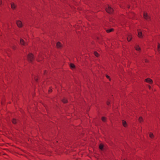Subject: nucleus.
Returning a JSON list of instances; mask_svg holds the SVG:
<instances>
[{"instance_id": "obj_16", "label": "nucleus", "mask_w": 160, "mask_h": 160, "mask_svg": "<svg viewBox=\"0 0 160 160\" xmlns=\"http://www.w3.org/2000/svg\"><path fill=\"white\" fill-rule=\"evenodd\" d=\"M158 51L160 52V44L159 43L158 44Z\"/></svg>"}, {"instance_id": "obj_23", "label": "nucleus", "mask_w": 160, "mask_h": 160, "mask_svg": "<svg viewBox=\"0 0 160 160\" xmlns=\"http://www.w3.org/2000/svg\"><path fill=\"white\" fill-rule=\"evenodd\" d=\"M106 77L109 80H111V79L109 76H108V75H106Z\"/></svg>"}, {"instance_id": "obj_14", "label": "nucleus", "mask_w": 160, "mask_h": 160, "mask_svg": "<svg viewBox=\"0 0 160 160\" xmlns=\"http://www.w3.org/2000/svg\"><path fill=\"white\" fill-rule=\"evenodd\" d=\"M135 48L136 50L137 51H139L140 50V48L138 46H137Z\"/></svg>"}, {"instance_id": "obj_3", "label": "nucleus", "mask_w": 160, "mask_h": 160, "mask_svg": "<svg viewBox=\"0 0 160 160\" xmlns=\"http://www.w3.org/2000/svg\"><path fill=\"white\" fill-rule=\"evenodd\" d=\"M143 17L144 18L147 20H149L150 18V17L148 15V14L146 12L144 13Z\"/></svg>"}, {"instance_id": "obj_28", "label": "nucleus", "mask_w": 160, "mask_h": 160, "mask_svg": "<svg viewBox=\"0 0 160 160\" xmlns=\"http://www.w3.org/2000/svg\"><path fill=\"white\" fill-rule=\"evenodd\" d=\"M51 90H51H51H50V89H49V92H51Z\"/></svg>"}, {"instance_id": "obj_4", "label": "nucleus", "mask_w": 160, "mask_h": 160, "mask_svg": "<svg viewBox=\"0 0 160 160\" xmlns=\"http://www.w3.org/2000/svg\"><path fill=\"white\" fill-rule=\"evenodd\" d=\"M17 24L18 27L19 28L22 27V22L20 21H18L16 22Z\"/></svg>"}, {"instance_id": "obj_5", "label": "nucleus", "mask_w": 160, "mask_h": 160, "mask_svg": "<svg viewBox=\"0 0 160 160\" xmlns=\"http://www.w3.org/2000/svg\"><path fill=\"white\" fill-rule=\"evenodd\" d=\"M138 36L140 38H142V32L140 30H138Z\"/></svg>"}, {"instance_id": "obj_6", "label": "nucleus", "mask_w": 160, "mask_h": 160, "mask_svg": "<svg viewBox=\"0 0 160 160\" xmlns=\"http://www.w3.org/2000/svg\"><path fill=\"white\" fill-rule=\"evenodd\" d=\"M145 81L148 83H152L153 82L152 80L150 78H148L145 79Z\"/></svg>"}, {"instance_id": "obj_10", "label": "nucleus", "mask_w": 160, "mask_h": 160, "mask_svg": "<svg viewBox=\"0 0 160 160\" xmlns=\"http://www.w3.org/2000/svg\"><path fill=\"white\" fill-rule=\"evenodd\" d=\"M11 8L12 9H15L16 8L15 5L13 3H11Z\"/></svg>"}, {"instance_id": "obj_30", "label": "nucleus", "mask_w": 160, "mask_h": 160, "mask_svg": "<svg viewBox=\"0 0 160 160\" xmlns=\"http://www.w3.org/2000/svg\"><path fill=\"white\" fill-rule=\"evenodd\" d=\"M160 88V87H159Z\"/></svg>"}, {"instance_id": "obj_15", "label": "nucleus", "mask_w": 160, "mask_h": 160, "mask_svg": "<svg viewBox=\"0 0 160 160\" xmlns=\"http://www.w3.org/2000/svg\"><path fill=\"white\" fill-rule=\"evenodd\" d=\"M149 137L151 138H153L154 137V136L152 133L151 132L149 134Z\"/></svg>"}, {"instance_id": "obj_8", "label": "nucleus", "mask_w": 160, "mask_h": 160, "mask_svg": "<svg viewBox=\"0 0 160 160\" xmlns=\"http://www.w3.org/2000/svg\"><path fill=\"white\" fill-rule=\"evenodd\" d=\"M57 47L58 48H60L62 47V45L59 42H58L57 43Z\"/></svg>"}, {"instance_id": "obj_29", "label": "nucleus", "mask_w": 160, "mask_h": 160, "mask_svg": "<svg viewBox=\"0 0 160 160\" xmlns=\"http://www.w3.org/2000/svg\"><path fill=\"white\" fill-rule=\"evenodd\" d=\"M36 80L37 81V80L36 79Z\"/></svg>"}, {"instance_id": "obj_11", "label": "nucleus", "mask_w": 160, "mask_h": 160, "mask_svg": "<svg viewBox=\"0 0 160 160\" xmlns=\"http://www.w3.org/2000/svg\"><path fill=\"white\" fill-rule=\"evenodd\" d=\"M122 123L123 124V125L125 127L127 126V123L126 121H124V120L122 121Z\"/></svg>"}, {"instance_id": "obj_13", "label": "nucleus", "mask_w": 160, "mask_h": 160, "mask_svg": "<svg viewBox=\"0 0 160 160\" xmlns=\"http://www.w3.org/2000/svg\"><path fill=\"white\" fill-rule=\"evenodd\" d=\"M113 29L111 28V29H109L107 30H106V31L108 33H109V32H112V31H113Z\"/></svg>"}, {"instance_id": "obj_7", "label": "nucleus", "mask_w": 160, "mask_h": 160, "mask_svg": "<svg viewBox=\"0 0 160 160\" xmlns=\"http://www.w3.org/2000/svg\"><path fill=\"white\" fill-rule=\"evenodd\" d=\"M20 43L22 45H26V43L22 39H21L20 40Z\"/></svg>"}, {"instance_id": "obj_9", "label": "nucleus", "mask_w": 160, "mask_h": 160, "mask_svg": "<svg viewBox=\"0 0 160 160\" xmlns=\"http://www.w3.org/2000/svg\"><path fill=\"white\" fill-rule=\"evenodd\" d=\"M132 38V37L130 34L129 35L127 38V40L128 41H130L131 40Z\"/></svg>"}, {"instance_id": "obj_25", "label": "nucleus", "mask_w": 160, "mask_h": 160, "mask_svg": "<svg viewBox=\"0 0 160 160\" xmlns=\"http://www.w3.org/2000/svg\"><path fill=\"white\" fill-rule=\"evenodd\" d=\"M145 61L146 62H148V61L146 59H145Z\"/></svg>"}, {"instance_id": "obj_27", "label": "nucleus", "mask_w": 160, "mask_h": 160, "mask_svg": "<svg viewBox=\"0 0 160 160\" xmlns=\"http://www.w3.org/2000/svg\"><path fill=\"white\" fill-rule=\"evenodd\" d=\"M148 87H149V89H151V86H148Z\"/></svg>"}, {"instance_id": "obj_20", "label": "nucleus", "mask_w": 160, "mask_h": 160, "mask_svg": "<svg viewBox=\"0 0 160 160\" xmlns=\"http://www.w3.org/2000/svg\"><path fill=\"white\" fill-rule=\"evenodd\" d=\"M62 101L64 103H66L67 102V100L66 99H64L63 100H62Z\"/></svg>"}, {"instance_id": "obj_1", "label": "nucleus", "mask_w": 160, "mask_h": 160, "mask_svg": "<svg viewBox=\"0 0 160 160\" xmlns=\"http://www.w3.org/2000/svg\"><path fill=\"white\" fill-rule=\"evenodd\" d=\"M106 10L109 13H112L113 11V9L109 6H108V8H106Z\"/></svg>"}, {"instance_id": "obj_12", "label": "nucleus", "mask_w": 160, "mask_h": 160, "mask_svg": "<svg viewBox=\"0 0 160 160\" xmlns=\"http://www.w3.org/2000/svg\"><path fill=\"white\" fill-rule=\"evenodd\" d=\"M71 68L73 69L75 68V66L74 64L72 63H71L70 66Z\"/></svg>"}, {"instance_id": "obj_19", "label": "nucleus", "mask_w": 160, "mask_h": 160, "mask_svg": "<svg viewBox=\"0 0 160 160\" xmlns=\"http://www.w3.org/2000/svg\"><path fill=\"white\" fill-rule=\"evenodd\" d=\"M94 54L95 56L96 57H98V52H94Z\"/></svg>"}, {"instance_id": "obj_26", "label": "nucleus", "mask_w": 160, "mask_h": 160, "mask_svg": "<svg viewBox=\"0 0 160 160\" xmlns=\"http://www.w3.org/2000/svg\"><path fill=\"white\" fill-rule=\"evenodd\" d=\"M109 102H107V105H109Z\"/></svg>"}, {"instance_id": "obj_18", "label": "nucleus", "mask_w": 160, "mask_h": 160, "mask_svg": "<svg viewBox=\"0 0 160 160\" xmlns=\"http://www.w3.org/2000/svg\"><path fill=\"white\" fill-rule=\"evenodd\" d=\"M12 122L13 124H15L16 123V120L15 119H13Z\"/></svg>"}, {"instance_id": "obj_17", "label": "nucleus", "mask_w": 160, "mask_h": 160, "mask_svg": "<svg viewBox=\"0 0 160 160\" xmlns=\"http://www.w3.org/2000/svg\"><path fill=\"white\" fill-rule=\"evenodd\" d=\"M138 120L140 122H141L143 121L142 118V117H140L139 118Z\"/></svg>"}, {"instance_id": "obj_22", "label": "nucleus", "mask_w": 160, "mask_h": 160, "mask_svg": "<svg viewBox=\"0 0 160 160\" xmlns=\"http://www.w3.org/2000/svg\"><path fill=\"white\" fill-rule=\"evenodd\" d=\"M105 119H106L105 118V117H102V120L103 122L105 121Z\"/></svg>"}, {"instance_id": "obj_21", "label": "nucleus", "mask_w": 160, "mask_h": 160, "mask_svg": "<svg viewBox=\"0 0 160 160\" xmlns=\"http://www.w3.org/2000/svg\"><path fill=\"white\" fill-rule=\"evenodd\" d=\"M103 148V146L102 145H100L99 146V148L100 149L102 150Z\"/></svg>"}, {"instance_id": "obj_24", "label": "nucleus", "mask_w": 160, "mask_h": 160, "mask_svg": "<svg viewBox=\"0 0 160 160\" xmlns=\"http://www.w3.org/2000/svg\"><path fill=\"white\" fill-rule=\"evenodd\" d=\"M2 4V1L1 0H0V5Z\"/></svg>"}, {"instance_id": "obj_2", "label": "nucleus", "mask_w": 160, "mask_h": 160, "mask_svg": "<svg viewBox=\"0 0 160 160\" xmlns=\"http://www.w3.org/2000/svg\"><path fill=\"white\" fill-rule=\"evenodd\" d=\"M28 60L31 62L33 58V55L32 53H30L28 55Z\"/></svg>"}]
</instances>
